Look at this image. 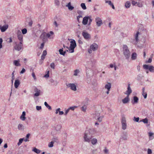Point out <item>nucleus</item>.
I'll list each match as a JSON object with an SVG mask.
<instances>
[{
  "label": "nucleus",
  "instance_id": "nucleus-1",
  "mask_svg": "<svg viewBox=\"0 0 154 154\" xmlns=\"http://www.w3.org/2000/svg\"><path fill=\"white\" fill-rule=\"evenodd\" d=\"M123 54L126 59H128L130 57L131 53L128 47L126 45H123L122 47Z\"/></svg>",
  "mask_w": 154,
  "mask_h": 154
},
{
  "label": "nucleus",
  "instance_id": "nucleus-32",
  "mask_svg": "<svg viewBox=\"0 0 154 154\" xmlns=\"http://www.w3.org/2000/svg\"><path fill=\"white\" fill-rule=\"evenodd\" d=\"M19 62L20 61L19 60H15L14 61L13 63L16 66H20V64Z\"/></svg>",
  "mask_w": 154,
  "mask_h": 154
},
{
  "label": "nucleus",
  "instance_id": "nucleus-3",
  "mask_svg": "<svg viewBox=\"0 0 154 154\" xmlns=\"http://www.w3.org/2000/svg\"><path fill=\"white\" fill-rule=\"evenodd\" d=\"M92 138V136L85 131L83 136L84 141L85 142L90 143Z\"/></svg>",
  "mask_w": 154,
  "mask_h": 154
},
{
  "label": "nucleus",
  "instance_id": "nucleus-46",
  "mask_svg": "<svg viewBox=\"0 0 154 154\" xmlns=\"http://www.w3.org/2000/svg\"><path fill=\"white\" fill-rule=\"evenodd\" d=\"M54 142L53 141H51L50 142L48 145V146L49 147H52L53 146Z\"/></svg>",
  "mask_w": 154,
  "mask_h": 154
},
{
  "label": "nucleus",
  "instance_id": "nucleus-42",
  "mask_svg": "<svg viewBox=\"0 0 154 154\" xmlns=\"http://www.w3.org/2000/svg\"><path fill=\"white\" fill-rule=\"evenodd\" d=\"M143 122L145 124L147 123H148V119L146 118L140 120V122Z\"/></svg>",
  "mask_w": 154,
  "mask_h": 154
},
{
  "label": "nucleus",
  "instance_id": "nucleus-4",
  "mask_svg": "<svg viewBox=\"0 0 154 154\" xmlns=\"http://www.w3.org/2000/svg\"><path fill=\"white\" fill-rule=\"evenodd\" d=\"M70 44L69 50L70 53H73L74 52V49L76 46V42L75 40L72 39L70 42Z\"/></svg>",
  "mask_w": 154,
  "mask_h": 154
},
{
  "label": "nucleus",
  "instance_id": "nucleus-64",
  "mask_svg": "<svg viewBox=\"0 0 154 154\" xmlns=\"http://www.w3.org/2000/svg\"><path fill=\"white\" fill-rule=\"evenodd\" d=\"M59 115H62L64 114V112L63 111H59Z\"/></svg>",
  "mask_w": 154,
  "mask_h": 154
},
{
  "label": "nucleus",
  "instance_id": "nucleus-35",
  "mask_svg": "<svg viewBox=\"0 0 154 154\" xmlns=\"http://www.w3.org/2000/svg\"><path fill=\"white\" fill-rule=\"evenodd\" d=\"M91 141L93 145H95L97 143V140L96 138H94L92 139H91Z\"/></svg>",
  "mask_w": 154,
  "mask_h": 154
},
{
  "label": "nucleus",
  "instance_id": "nucleus-47",
  "mask_svg": "<svg viewBox=\"0 0 154 154\" xmlns=\"http://www.w3.org/2000/svg\"><path fill=\"white\" fill-rule=\"evenodd\" d=\"M55 66V64L54 63H51L50 64L51 67L53 69H54Z\"/></svg>",
  "mask_w": 154,
  "mask_h": 154
},
{
  "label": "nucleus",
  "instance_id": "nucleus-12",
  "mask_svg": "<svg viewBox=\"0 0 154 154\" xmlns=\"http://www.w3.org/2000/svg\"><path fill=\"white\" fill-rule=\"evenodd\" d=\"M8 24H5L3 26L0 24V30L2 32H5L8 28Z\"/></svg>",
  "mask_w": 154,
  "mask_h": 154
},
{
  "label": "nucleus",
  "instance_id": "nucleus-26",
  "mask_svg": "<svg viewBox=\"0 0 154 154\" xmlns=\"http://www.w3.org/2000/svg\"><path fill=\"white\" fill-rule=\"evenodd\" d=\"M47 54V51L46 50H44L41 56V60H43L45 58L46 55Z\"/></svg>",
  "mask_w": 154,
  "mask_h": 154
},
{
  "label": "nucleus",
  "instance_id": "nucleus-63",
  "mask_svg": "<svg viewBox=\"0 0 154 154\" xmlns=\"http://www.w3.org/2000/svg\"><path fill=\"white\" fill-rule=\"evenodd\" d=\"M152 61V58H150L148 60L147 62L148 63H151Z\"/></svg>",
  "mask_w": 154,
  "mask_h": 154
},
{
  "label": "nucleus",
  "instance_id": "nucleus-39",
  "mask_svg": "<svg viewBox=\"0 0 154 154\" xmlns=\"http://www.w3.org/2000/svg\"><path fill=\"white\" fill-rule=\"evenodd\" d=\"M81 6L83 10H85L86 9V6L85 3H81Z\"/></svg>",
  "mask_w": 154,
  "mask_h": 154
},
{
  "label": "nucleus",
  "instance_id": "nucleus-48",
  "mask_svg": "<svg viewBox=\"0 0 154 154\" xmlns=\"http://www.w3.org/2000/svg\"><path fill=\"white\" fill-rule=\"evenodd\" d=\"M36 110L38 111H39L42 109V107L41 106H36Z\"/></svg>",
  "mask_w": 154,
  "mask_h": 154
},
{
  "label": "nucleus",
  "instance_id": "nucleus-21",
  "mask_svg": "<svg viewBox=\"0 0 154 154\" xmlns=\"http://www.w3.org/2000/svg\"><path fill=\"white\" fill-rule=\"evenodd\" d=\"M137 58V54L135 52L132 53L131 55V59L132 60H135Z\"/></svg>",
  "mask_w": 154,
  "mask_h": 154
},
{
  "label": "nucleus",
  "instance_id": "nucleus-13",
  "mask_svg": "<svg viewBox=\"0 0 154 154\" xmlns=\"http://www.w3.org/2000/svg\"><path fill=\"white\" fill-rule=\"evenodd\" d=\"M87 132H88L91 136L94 134L96 132L95 129L94 128H89L86 130Z\"/></svg>",
  "mask_w": 154,
  "mask_h": 154
},
{
  "label": "nucleus",
  "instance_id": "nucleus-2",
  "mask_svg": "<svg viewBox=\"0 0 154 154\" xmlns=\"http://www.w3.org/2000/svg\"><path fill=\"white\" fill-rule=\"evenodd\" d=\"M53 32L50 31L49 33H46L45 32L42 33L40 35V38L44 42H45L48 41V38H49L51 35H53Z\"/></svg>",
  "mask_w": 154,
  "mask_h": 154
},
{
  "label": "nucleus",
  "instance_id": "nucleus-15",
  "mask_svg": "<svg viewBox=\"0 0 154 154\" xmlns=\"http://www.w3.org/2000/svg\"><path fill=\"white\" fill-rule=\"evenodd\" d=\"M98 45L96 43H94L90 46V48L93 51H94L97 49Z\"/></svg>",
  "mask_w": 154,
  "mask_h": 154
},
{
  "label": "nucleus",
  "instance_id": "nucleus-25",
  "mask_svg": "<svg viewBox=\"0 0 154 154\" xmlns=\"http://www.w3.org/2000/svg\"><path fill=\"white\" fill-rule=\"evenodd\" d=\"M111 84L110 83H108L105 85V88L106 89H107L108 91H110L111 88Z\"/></svg>",
  "mask_w": 154,
  "mask_h": 154
},
{
  "label": "nucleus",
  "instance_id": "nucleus-30",
  "mask_svg": "<svg viewBox=\"0 0 154 154\" xmlns=\"http://www.w3.org/2000/svg\"><path fill=\"white\" fill-rule=\"evenodd\" d=\"M59 53L60 54L63 55H65L66 53V51H63V48H62L61 49H60L59 50Z\"/></svg>",
  "mask_w": 154,
  "mask_h": 154
},
{
  "label": "nucleus",
  "instance_id": "nucleus-57",
  "mask_svg": "<svg viewBox=\"0 0 154 154\" xmlns=\"http://www.w3.org/2000/svg\"><path fill=\"white\" fill-rule=\"evenodd\" d=\"M137 2H136L135 1H132V4L133 5H135L137 4Z\"/></svg>",
  "mask_w": 154,
  "mask_h": 154
},
{
  "label": "nucleus",
  "instance_id": "nucleus-40",
  "mask_svg": "<svg viewBox=\"0 0 154 154\" xmlns=\"http://www.w3.org/2000/svg\"><path fill=\"white\" fill-rule=\"evenodd\" d=\"M87 109L86 106L85 105H84L81 108V110L82 111L85 112L86 111Z\"/></svg>",
  "mask_w": 154,
  "mask_h": 154
},
{
  "label": "nucleus",
  "instance_id": "nucleus-22",
  "mask_svg": "<svg viewBox=\"0 0 154 154\" xmlns=\"http://www.w3.org/2000/svg\"><path fill=\"white\" fill-rule=\"evenodd\" d=\"M18 39L20 41V43L23 44V35H17Z\"/></svg>",
  "mask_w": 154,
  "mask_h": 154
},
{
  "label": "nucleus",
  "instance_id": "nucleus-44",
  "mask_svg": "<svg viewBox=\"0 0 154 154\" xmlns=\"http://www.w3.org/2000/svg\"><path fill=\"white\" fill-rule=\"evenodd\" d=\"M79 71L78 69H76L74 71V75L75 76H77L78 75V74L79 73Z\"/></svg>",
  "mask_w": 154,
  "mask_h": 154
},
{
  "label": "nucleus",
  "instance_id": "nucleus-49",
  "mask_svg": "<svg viewBox=\"0 0 154 154\" xmlns=\"http://www.w3.org/2000/svg\"><path fill=\"white\" fill-rule=\"evenodd\" d=\"M104 152L105 153H108L109 150L106 149V147H105L104 149L103 150Z\"/></svg>",
  "mask_w": 154,
  "mask_h": 154
},
{
  "label": "nucleus",
  "instance_id": "nucleus-34",
  "mask_svg": "<svg viewBox=\"0 0 154 154\" xmlns=\"http://www.w3.org/2000/svg\"><path fill=\"white\" fill-rule=\"evenodd\" d=\"M32 151L37 154H39L41 152V151L40 150L37 149L35 147L33 148Z\"/></svg>",
  "mask_w": 154,
  "mask_h": 154
},
{
  "label": "nucleus",
  "instance_id": "nucleus-62",
  "mask_svg": "<svg viewBox=\"0 0 154 154\" xmlns=\"http://www.w3.org/2000/svg\"><path fill=\"white\" fill-rule=\"evenodd\" d=\"M55 3L57 5H58L59 4V2L58 0H55Z\"/></svg>",
  "mask_w": 154,
  "mask_h": 154
},
{
  "label": "nucleus",
  "instance_id": "nucleus-23",
  "mask_svg": "<svg viewBox=\"0 0 154 154\" xmlns=\"http://www.w3.org/2000/svg\"><path fill=\"white\" fill-rule=\"evenodd\" d=\"M148 136L150 140H152L154 138V133L152 132H149Z\"/></svg>",
  "mask_w": 154,
  "mask_h": 154
},
{
  "label": "nucleus",
  "instance_id": "nucleus-31",
  "mask_svg": "<svg viewBox=\"0 0 154 154\" xmlns=\"http://www.w3.org/2000/svg\"><path fill=\"white\" fill-rule=\"evenodd\" d=\"M131 5V4L130 2L127 1L125 3V6L126 8H128L130 7Z\"/></svg>",
  "mask_w": 154,
  "mask_h": 154
},
{
  "label": "nucleus",
  "instance_id": "nucleus-10",
  "mask_svg": "<svg viewBox=\"0 0 154 154\" xmlns=\"http://www.w3.org/2000/svg\"><path fill=\"white\" fill-rule=\"evenodd\" d=\"M95 21L96 23L97 26H100L103 24L102 21L101 19L99 17H97L95 18Z\"/></svg>",
  "mask_w": 154,
  "mask_h": 154
},
{
  "label": "nucleus",
  "instance_id": "nucleus-61",
  "mask_svg": "<svg viewBox=\"0 0 154 154\" xmlns=\"http://www.w3.org/2000/svg\"><path fill=\"white\" fill-rule=\"evenodd\" d=\"M25 72V69H24V68H23L22 69V70L20 72V74H23L24 72Z\"/></svg>",
  "mask_w": 154,
  "mask_h": 154
},
{
  "label": "nucleus",
  "instance_id": "nucleus-55",
  "mask_svg": "<svg viewBox=\"0 0 154 154\" xmlns=\"http://www.w3.org/2000/svg\"><path fill=\"white\" fill-rule=\"evenodd\" d=\"M152 153V151L151 149H148L147 150V153L148 154H151Z\"/></svg>",
  "mask_w": 154,
  "mask_h": 154
},
{
  "label": "nucleus",
  "instance_id": "nucleus-54",
  "mask_svg": "<svg viewBox=\"0 0 154 154\" xmlns=\"http://www.w3.org/2000/svg\"><path fill=\"white\" fill-rule=\"evenodd\" d=\"M127 136L126 135H124L122 137V138L125 140H127Z\"/></svg>",
  "mask_w": 154,
  "mask_h": 154
},
{
  "label": "nucleus",
  "instance_id": "nucleus-59",
  "mask_svg": "<svg viewBox=\"0 0 154 154\" xmlns=\"http://www.w3.org/2000/svg\"><path fill=\"white\" fill-rule=\"evenodd\" d=\"M44 42L42 43L41 44V46L40 47V48L41 49H42L43 48L44 45Z\"/></svg>",
  "mask_w": 154,
  "mask_h": 154
},
{
  "label": "nucleus",
  "instance_id": "nucleus-16",
  "mask_svg": "<svg viewBox=\"0 0 154 154\" xmlns=\"http://www.w3.org/2000/svg\"><path fill=\"white\" fill-rule=\"evenodd\" d=\"M34 91L35 92L34 94V96L38 97L40 95L41 91L39 89L35 88L34 89Z\"/></svg>",
  "mask_w": 154,
  "mask_h": 154
},
{
  "label": "nucleus",
  "instance_id": "nucleus-36",
  "mask_svg": "<svg viewBox=\"0 0 154 154\" xmlns=\"http://www.w3.org/2000/svg\"><path fill=\"white\" fill-rule=\"evenodd\" d=\"M88 20H89V22L88 25H90L93 20L91 16H88Z\"/></svg>",
  "mask_w": 154,
  "mask_h": 154
},
{
  "label": "nucleus",
  "instance_id": "nucleus-56",
  "mask_svg": "<svg viewBox=\"0 0 154 154\" xmlns=\"http://www.w3.org/2000/svg\"><path fill=\"white\" fill-rule=\"evenodd\" d=\"M32 76L33 77L34 80H35L36 79V78L35 75V74L34 72H33L32 74Z\"/></svg>",
  "mask_w": 154,
  "mask_h": 154
},
{
  "label": "nucleus",
  "instance_id": "nucleus-52",
  "mask_svg": "<svg viewBox=\"0 0 154 154\" xmlns=\"http://www.w3.org/2000/svg\"><path fill=\"white\" fill-rule=\"evenodd\" d=\"M3 42V40L2 38H0V49L2 47V43Z\"/></svg>",
  "mask_w": 154,
  "mask_h": 154
},
{
  "label": "nucleus",
  "instance_id": "nucleus-18",
  "mask_svg": "<svg viewBox=\"0 0 154 154\" xmlns=\"http://www.w3.org/2000/svg\"><path fill=\"white\" fill-rule=\"evenodd\" d=\"M129 96H127L125 98L122 100V101L123 103L126 104L129 102L130 100Z\"/></svg>",
  "mask_w": 154,
  "mask_h": 154
},
{
  "label": "nucleus",
  "instance_id": "nucleus-28",
  "mask_svg": "<svg viewBox=\"0 0 154 154\" xmlns=\"http://www.w3.org/2000/svg\"><path fill=\"white\" fill-rule=\"evenodd\" d=\"M71 3L70 2H69L67 5H66V6L69 9L70 11H71L74 8L73 7L71 6Z\"/></svg>",
  "mask_w": 154,
  "mask_h": 154
},
{
  "label": "nucleus",
  "instance_id": "nucleus-43",
  "mask_svg": "<svg viewBox=\"0 0 154 154\" xmlns=\"http://www.w3.org/2000/svg\"><path fill=\"white\" fill-rule=\"evenodd\" d=\"M24 140V138H20L19 140V141L17 143L18 146H20L21 143H22L23 140Z\"/></svg>",
  "mask_w": 154,
  "mask_h": 154
},
{
  "label": "nucleus",
  "instance_id": "nucleus-33",
  "mask_svg": "<svg viewBox=\"0 0 154 154\" xmlns=\"http://www.w3.org/2000/svg\"><path fill=\"white\" fill-rule=\"evenodd\" d=\"M139 99L136 96H134L133 97L134 102L133 103V104L136 103L138 102Z\"/></svg>",
  "mask_w": 154,
  "mask_h": 154
},
{
  "label": "nucleus",
  "instance_id": "nucleus-27",
  "mask_svg": "<svg viewBox=\"0 0 154 154\" xmlns=\"http://www.w3.org/2000/svg\"><path fill=\"white\" fill-rule=\"evenodd\" d=\"M140 33L139 32H137L136 35L135 36V40L136 42H135V44H137V43H138V35Z\"/></svg>",
  "mask_w": 154,
  "mask_h": 154
},
{
  "label": "nucleus",
  "instance_id": "nucleus-38",
  "mask_svg": "<svg viewBox=\"0 0 154 154\" xmlns=\"http://www.w3.org/2000/svg\"><path fill=\"white\" fill-rule=\"evenodd\" d=\"M21 32L22 34L24 35L27 33V30L26 28H24L21 30Z\"/></svg>",
  "mask_w": 154,
  "mask_h": 154
},
{
  "label": "nucleus",
  "instance_id": "nucleus-9",
  "mask_svg": "<svg viewBox=\"0 0 154 154\" xmlns=\"http://www.w3.org/2000/svg\"><path fill=\"white\" fill-rule=\"evenodd\" d=\"M82 34L84 38L86 40H88L91 38L90 35L85 31H84Z\"/></svg>",
  "mask_w": 154,
  "mask_h": 154
},
{
  "label": "nucleus",
  "instance_id": "nucleus-51",
  "mask_svg": "<svg viewBox=\"0 0 154 154\" xmlns=\"http://www.w3.org/2000/svg\"><path fill=\"white\" fill-rule=\"evenodd\" d=\"M142 95L143 96L145 99H146V98L147 96L146 93L144 92L143 93V92H142Z\"/></svg>",
  "mask_w": 154,
  "mask_h": 154
},
{
  "label": "nucleus",
  "instance_id": "nucleus-29",
  "mask_svg": "<svg viewBox=\"0 0 154 154\" xmlns=\"http://www.w3.org/2000/svg\"><path fill=\"white\" fill-rule=\"evenodd\" d=\"M105 3H108V4L110 5V6H112V9H115V7L113 5V3H112V2L110 1H107L106 0L105 1Z\"/></svg>",
  "mask_w": 154,
  "mask_h": 154
},
{
  "label": "nucleus",
  "instance_id": "nucleus-24",
  "mask_svg": "<svg viewBox=\"0 0 154 154\" xmlns=\"http://www.w3.org/2000/svg\"><path fill=\"white\" fill-rule=\"evenodd\" d=\"M20 84L19 80L16 79L15 80L14 85L15 88H17Z\"/></svg>",
  "mask_w": 154,
  "mask_h": 154
},
{
  "label": "nucleus",
  "instance_id": "nucleus-19",
  "mask_svg": "<svg viewBox=\"0 0 154 154\" xmlns=\"http://www.w3.org/2000/svg\"><path fill=\"white\" fill-rule=\"evenodd\" d=\"M20 119L23 121H24L25 120L26 118V112L25 111H23L22 112V114L20 117Z\"/></svg>",
  "mask_w": 154,
  "mask_h": 154
},
{
  "label": "nucleus",
  "instance_id": "nucleus-8",
  "mask_svg": "<svg viewBox=\"0 0 154 154\" xmlns=\"http://www.w3.org/2000/svg\"><path fill=\"white\" fill-rule=\"evenodd\" d=\"M15 45L14 46V49L17 51H20L21 49L23 48V44L20 43H17L16 42L15 43Z\"/></svg>",
  "mask_w": 154,
  "mask_h": 154
},
{
  "label": "nucleus",
  "instance_id": "nucleus-50",
  "mask_svg": "<svg viewBox=\"0 0 154 154\" xmlns=\"http://www.w3.org/2000/svg\"><path fill=\"white\" fill-rule=\"evenodd\" d=\"M139 120V117L136 118L135 117H134V120L136 122H138Z\"/></svg>",
  "mask_w": 154,
  "mask_h": 154
},
{
  "label": "nucleus",
  "instance_id": "nucleus-6",
  "mask_svg": "<svg viewBox=\"0 0 154 154\" xmlns=\"http://www.w3.org/2000/svg\"><path fill=\"white\" fill-rule=\"evenodd\" d=\"M67 87L69 88L72 90L75 91L77 90L76 85L74 83H69L66 84Z\"/></svg>",
  "mask_w": 154,
  "mask_h": 154
},
{
  "label": "nucleus",
  "instance_id": "nucleus-45",
  "mask_svg": "<svg viewBox=\"0 0 154 154\" xmlns=\"http://www.w3.org/2000/svg\"><path fill=\"white\" fill-rule=\"evenodd\" d=\"M77 106H73L70 107L68 109L69 110H72L73 111L75 109L77 108Z\"/></svg>",
  "mask_w": 154,
  "mask_h": 154
},
{
  "label": "nucleus",
  "instance_id": "nucleus-17",
  "mask_svg": "<svg viewBox=\"0 0 154 154\" xmlns=\"http://www.w3.org/2000/svg\"><path fill=\"white\" fill-rule=\"evenodd\" d=\"M88 16L85 17L83 19L82 23L84 25H85L88 24Z\"/></svg>",
  "mask_w": 154,
  "mask_h": 154
},
{
  "label": "nucleus",
  "instance_id": "nucleus-11",
  "mask_svg": "<svg viewBox=\"0 0 154 154\" xmlns=\"http://www.w3.org/2000/svg\"><path fill=\"white\" fill-rule=\"evenodd\" d=\"M122 129L125 130L126 128L127 125L125 118L123 117L122 120Z\"/></svg>",
  "mask_w": 154,
  "mask_h": 154
},
{
  "label": "nucleus",
  "instance_id": "nucleus-20",
  "mask_svg": "<svg viewBox=\"0 0 154 154\" xmlns=\"http://www.w3.org/2000/svg\"><path fill=\"white\" fill-rule=\"evenodd\" d=\"M17 128L19 131H23L24 129V126L22 124L20 123L18 125Z\"/></svg>",
  "mask_w": 154,
  "mask_h": 154
},
{
  "label": "nucleus",
  "instance_id": "nucleus-41",
  "mask_svg": "<svg viewBox=\"0 0 154 154\" xmlns=\"http://www.w3.org/2000/svg\"><path fill=\"white\" fill-rule=\"evenodd\" d=\"M16 33L17 35H22L21 31L20 29H17L16 31Z\"/></svg>",
  "mask_w": 154,
  "mask_h": 154
},
{
  "label": "nucleus",
  "instance_id": "nucleus-53",
  "mask_svg": "<svg viewBox=\"0 0 154 154\" xmlns=\"http://www.w3.org/2000/svg\"><path fill=\"white\" fill-rule=\"evenodd\" d=\"M98 116H97V119L98 120V121L100 122H101L102 121V119L103 118V117L100 116L98 117Z\"/></svg>",
  "mask_w": 154,
  "mask_h": 154
},
{
  "label": "nucleus",
  "instance_id": "nucleus-37",
  "mask_svg": "<svg viewBox=\"0 0 154 154\" xmlns=\"http://www.w3.org/2000/svg\"><path fill=\"white\" fill-rule=\"evenodd\" d=\"M45 106L49 110H51V107L49 106L46 102H45L44 103Z\"/></svg>",
  "mask_w": 154,
  "mask_h": 154
},
{
  "label": "nucleus",
  "instance_id": "nucleus-5",
  "mask_svg": "<svg viewBox=\"0 0 154 154\" xmlns=\"http://www.w3.org/2000/svg\"><path fill=\"white\" fill-rule=\"evenodd\" d=\"M143 67L145 69L147 70L148 69L151 72H154V67L152 66L144 64L143 65Z\"/></svg>",
  "mask_w": 154,
  "mask_h": 154
},
{
  "label": "nucleus",
  "instance_id": "nucleus-60",
  "mask_svg": "<svg viewBox=\"0 0 154 154\" xmlns=\"http://www.w3.org/2000/svg\"><path fill=\"white\" fill-rule=\"evenodd\" d=\"M60 110V108H58L56 110L55 113L57 114L58 112H59V111Z\"/></svg>",
  "mask_w": 154,
  "mask_h": 154
},
{
  "label": "nucleus",
  "instance_id": "nucleus-58",
  "mask_svg": "<svg viewBox=\"0 0 154 154\" xmlns=\"http://www.w3.org/2000/svg\"><path fill=\"white\" fill-rule=\"evenodd\" d=\"M49 71H48V73L45 74L44 77L45 78H48L49 77Z\"/></svg>",
  "mask_w": 154,
  "mask_h": 154
},
{
  "label": "nucleus",
  "instance_id": "nucleus-7",
  "mask_svg": "<svg viewBox=\"0 0 154 154\" xmlns=\"http://www.w3.org/2000/svg\"><path fill=\"white\" fill-rule=\"evenodd\" d=\"M53 127L56 132L59 133L62 128V125L60 124H56L54 125Z\"/></svg>",
  "mask_w": 154,
  "mask_h": 154
},
{
  "label": "nucleus",
  "instance_id": "nucleus-14",
  "mask_svg": "<svg viewBox=\"0 0 154 154\" xmlns=\"http://www.w3.org/2000/svg\"><path fill=\"white\" fill-rule=\"evenodd\" d=\"M132 91L130 88V84H128V86L127 88V90L125 93V94H126L127 96H129V95L132 93Z\"/></svg>",
  "mask_w": 154,
  "mask_h": 154
}]
</instances>
